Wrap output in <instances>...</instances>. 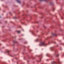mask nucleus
<instances>
[{
	"instance_id": "16",
	"label": "nucleus",
	"mask_w": 64,
	"mask_h": 64,
	"mask_svg": "<svg viewBox=\"0 0 64 64\" xmlns=\"http://www.w3.org/2000/svg\"><path fill=\"white\" fill-rule=\"evenodd\" d=\"M39 8H40V9H43V8L42 7V6H40L38 7Z\"/></svg>"
},
{
	"instance_id": "62",
	"label": "nucleus",
	"mask_w": 64,
	"mask_h": 64,
	"mask_svg": "<svg viewBox=\"0 0 64 64\" xmlns=\"http://www.w3.org/2000/svg\"><path fill=\"white\" fill-rule=\"evenodd\" d=\"M27 62H28L29 61H28V60Z\"/></svg>"
},
{
	"instance_id": "51",
	"label": "nucleus",
	"mask_w": 64,
	"mask_h": 64,
	"mask_svg": "<svg viewBox=\"0 0 64 64\" xmlns=\"http://www.w3.org/2000/svg\"><path fill=\"white\" fill-rule=\"evenodd\" d=\"M28 12V10H26V12Z\"/></svg>"
},
{
	"instance_id": "35",
	"label": "nucleus",
	"mask_w": 64,
	"mask_h": 64,
	"mask_svg": "<svg viewBox=\"0 0 64 64\" xmlns=\"http://www.w3.org/2000/svg\"><path fill=\"white\" fill-rule=\"evenodd\" d=\"M50 28H53V26H52L51 27H50Z\"/></svg>"
},
{
	"instance_id": "15",
	"label": "nucleus",
	"mask_w": 64,
	"mask_h": 64,
	"mask_svg": "<svg viewBox=\"0 0 64 64\" xmlns=\"http://www.w3.org/2000/svg\"><path fill=\"white\" fill-rule=\"evenodd\" d=\"M52 40L51 41H49L48 42V44H50V43H53V42H52Z\"/></svg>"
},
{
	"instance_id": "44",
	"label": "nucleus",
	"mask_w": 64,
	"mask_h": 64,
	"mask_svg": "<svg viewBox=\"0 0 64 64\" xmlns=\"http://www.w3.org/2000/svg\"><path fill=\"white\" fill-rule=\"evenodd\" d=\"M24 60H25V56H24Z\"/></svg>"
},
{
	"instance_id": "13",
	"label": "nucleus",
	"mask_w": 64,
	"mask_h": 64,
	"mask_svg": "<svg viewBox=\"0 0 64 64\" xmlns=\"http://www.w3.org/2000/svg\"><path fill=\"white\" fill-rule=\"evenodd\" d=\"M46 56H48V57H50L51 59H52V56H51L50 55H49L48 54H47L46 55Z\"/></svg>"
},
{
	"instance_id": "47",
	"label": "nucleus",
	"mask_w": 64,
	"mask_h": 64,
	"mask_svg": "<svg viewBox=\"0 0 64 64\" xmlns=\"http://www.w3.org/2000/svg\"><path fill=\"white\" fill-rule=\"evenodd\" d=\"M18 14H20V12H19V13H18Z\"/></svg>"
},
{
	"instance_id": "18",
	"label": "nucleus",
	"mask_w": 64,
	"mask_h": 64,
	"mask_svg": "<svg viewBox=\"0 0 64 64\" xmlns=\"http://www.w3.org/2000/svg\"><path fill=\"white\" fill-rule=\"evenodd\" d=\"M16 1H17V2H18V3H19V4H20L21 3V2H20L19 0H16Z\"/></svg>"
},
{
	"instance_id": "52",
	"label": "nucleus",
	"mask_w": 64,
	"mask_h": 64,
	"mask_svg": "<svg viewBox=\"0 0 64 64\" xmlns=\"http://www.w3.org/2000/svg\"><path fill=\"white\" fill-rule=\"evenodd\" d=\"M54 43L55 44H56V42H54Z\"/></svg>"
},
{
	"instance_id": "39",
	"label": "nucleus",
	"mask_w": 64,
	"mask_h": 64,
	"mask_svg": "<svg viewBox=\"0 0 64 64\" xmlns=\"http://www.w3.org/2000/svg\"><path fill=\"white\" fill-rule=\"evenodd\" d=\"M62 44L63 45H64V44H60V45H62Z\"/></svg>"
},
{
	"instance_id": "42",
	"label": "nucleus",
	"mask_w": 64,
	"mask_h": 64,
	"mask_svg": "<svg viewBox=\"0 0 64 64\" xmlns=\"http://www.w3.org/2000/svg\"><path fill=\"white\" fill-rule=\"evenodd\" d=\"M14 38H15V39H16V36H15V37H14Z\"/></svg>"
},
{
	"instance_id": "56",
	"label": "nucleus",
	"mask_w": 64,
	"mask_h": 64,
	"mask_svg": "<svg viewBox=\"0 0 64 64\" xmlns=\"http://www.w3.org/2000/svg\"><path fill=\"white\" fill-rule=\"evenodd\" d=\"M52 22H54V21Z\"/></svg>"
},
{
	"instance_id": "11",
	"label": "nucleus",
	"mask_w": 64,
	"mask_h": 64,
	"mask_svg": "<svg viewBox=\"0 0 64 64\" xmlns=\"http://www.w3.org/2000/svg\"><path fill=\"white\" fill-rule=\"evenodd\" d=\"M6 52H7V53H8V55H10V56H11V57H14V56H12L11 55L9 54V52H10V51H9V50H7L6 51Z\"/></svg>"
},
{
	"instance_id": "9",
	"label": "nucleus",
	"mask_w": 64,
	"mask_h": 64,
	"mask_svg": "<svg viewBox=\"0 0 64 64\" xmlns=\"http://www.w3.org/2000/svg\"><path fill=\"white\" fill-rule=\"evenodd\" d=\"M30 57H32V59H33V60H34V59H35V58H33V56H28V59H31V58H30Z\"/></svg>"
},
{
	"instance_id": "19",
	"label": "nucleus",
	"mask_w": 64,
	"mask_h": 64,
	"mask_svg": "<svg viewBox=\"0 0 64 64\" xmlns=\"http://www.w3.org/2000/svg\"><path fill=\"white\" fill-rule=\"evenodd\" d=\"M13 18V19H18V18H17L16 16H15V17H14Z\"/></svg>"
},
{
	"instance_id": "4",
	"label": "nucleus",
	"mask_w": 64,
	"mask_h": 64,
	"mask_svg": "<svg viewBox=\"0 0 64 64\" xmlns=\"http://www.w3.org/2000/svg\"><path fill=\"white\" fill-rule=\"evenodd\" d=\"M54 51L55 52V53L53 54L54 55L55 57H58L59 56V55L58 54V52L57 50H54Z\"/></svg>"
},
{
	"instance_id": "23",
	"label": "nucleus",
	"mask_w": 64,
	"mask_h": 64,
	"mask_svg": "<svg viewBox=\"0 0 64 64\" xmlns=\"http://www.w3.org/2000/svg\"><path fill=\"white\" fill-rule=\"evenodd\" d=\"M16 32H17L18 33H21V32H20V31H19V30H18V31H16Z\"/></svg>"
},
{
	"instance_id": "14",
	"label": "nucleus",
	"mask_w": 64,
	"mask_h": 64,
	"mask_svg": "<svg viewBox=\"0 0 64 64\" xmlns=\"http://www.w3.org/2000/svg\"><path fill=\"white\" fill-rule=\"evenodd\" d=\"M55 46L50 48L51 51H54V48H55Z\"/></svg>"
},
{
	"instance_id": "45",
	"label": "nucleus",
	"mask_w": 64,
	"mask_h": 64,
	"mask_svg": "<svg viewBox=\"0 0 64 64\" xmlns=\"http://www.w3.org/2000/svg\"><path fill=\"white\" fill-rule=\"evenodd\" d=\"M24 23H25V22H22V24H24Z\"/></svg>"
},
{
	"instance_id": "54",
	"label": "nucleus",
	"mask_w": 64,
	"mask_h": 64,
	"mask_svg": "<svg viewBox=\"0 0 64 64\" xmlns=\"http://www.w3.org/2000/svg\"><path fill=\"white\" fill-rule=\"evenodd\" d=\"M25 50H25V49H24V51H25Z\"/></svg>"
},
{
	"instance_id": "60",
	"label": "nucleus",
	"mask_w": 64,
	"mask_h": 64,
	"mask_svg": "<svg viewBox=\"0 0 64 64\" xmlns=\"http://www.w3.org/2000/svg\"><path fill=\"white\" fill-rule=\"evenodd\" d=\"M22 30L23 31H24V30H23L22 29Z\"/></svg>"
},
{
	"instance_id": "53",
	"label": "nucleus",
	"mask_w": 64,
	"mask_h": 64,
	"mask_svg": "<svg viewBox=\"0 0 64 64\" xmlns=\"http://www.w3.org/2000/svg\"><path fill=\"white\" fill-rule=\"evenodd\" d=\"M4 64H6V63H5L4 62Z\"/></svg>"
},
{
	"instance_id": "12",
	"label": "nucleus",
	"mask_w": 64,
	"mask_h": 64,
	"mask_svg": "<svg viewBox=\"0 0 64 64\" xmlns=\"http://www.w3.org/2000/svg\"><path fill=\"white\" fill-rule=\"evenodd\" d=\"M40 15H42L41 16V19H42L43 17V15H44V14H43V13L42 12L40 13Z\"/></svg>"
},
{
	"instance_id": "32",
	"label": "nucleus",
	"mask_w": 64,
	"mask_h": 64,
	"mask_svg": "<svg viewBox=\"0 0 64 64\" xmlns=\"http://www.w3.org/2000/svg\"><path fill=\"white\" fill-rule=\"evenodd\" d=\"M48 60H49V59H48V60L47 59V60H46V61H48Z\"/></svg>"
},
{
	"instance_id": "30",
	"label": "nucleus",
	"mask_w": 64,
	"mask_h": 64,
	"mask_svg": "<svg viewBox=\"0 0 64 64\" xmlns=\"http://www.w3.org/2000/svg\"><path fill=\"white\" fill-rule=\"evenodd\" d=\"M34 16L35 17H36V16H37L35 14H34Z\"/></svg>"
},
{
	"instance_id": "2",
	"label": "nucleus",
	"mask_w": 64,
	"mask_h": 64,
	"mask_svg": "<svg viewBox=\"0 0 64 64\" xmlns=\"http://www.w3.org/2000/svg\"><path fill=\"white\" fill-rule=\"evenodd\" d=\"M52 34V35L50 37H48L46 39V40H48V39H49V38H53L54 36H57L58 35L56 33Z\"/></svg>"
},
{
	"instance_id": "64",
	"label": "nucleus",
	"mask_w": 64,
	"mask_h": 64,
	"mask_svg": "<svg viewBox=\"0 0 64 64\" xmlns=\"http://www.w3.org/2000/svg\"><path fill=\"white\" fill-rule=\"evenodd\" d=\"M22 36H23V35L22 34Z\"/></svg>"
},
{
	"instance_id": "36",
	"label": "nucleus",
	"mask_w": 64,
	"mask_h": 64,
	"mask_svg": "<svg viewBox=\"0 0 64 64\" xmlns=\"http://www.w3.org/2000/svg\"><path fill=\"white\" fill-rule=\"evenodd\" d=\"M15 59H18V58H15Z\"/></svg>"
},
{
	"instance_id": "63",
	"label": "nucleus",
	"mask_w": 64,
	"mask_h": 64,
	"mask_svg": "<svg viewBox=\"0 0 64 64\" xmlns=\"http://www.w3.org/2000/svg\"><path fill=\"white\" fill-rule=\"evenodd\" d=\"M31 8H33V7H32H32H31Z\"/></svg>"
},
{
	"instance_id": "31",
	"label": "nucleus",
	"mask_w": 64,
	"mask_h": 64,
	"mask_svg": "<svg viewBox=\"0 0 64 64\" xmlns=\"http://www.w3.org/2000/svg\"><path fill=\"white\" fill-rule=\"evenodd\" d=\"M48 33H49V32H48H48H47L46 33V35H47V34H48Z\"/></svg>"
},
{
	"instance_id": "24",
	"label": "nucleus",
	"mask_w": 64,
	"mask_h": 64,
	"mask_svg": "<svg viewBox=\"0 0 64 64\" xmlns=\"http://www.w3.org/2000/svg\"><path fill=\"white\" fill-rule=\"evenodd\" d=\"M26 7H27V8H28V6H29V5L28 4H26Z\"/></svg>"
},
{
	"instance_id": "3",
	"label": "nucleus",
	"mask_w": 64,
	"mask_h": 64,
	"mask_svg": "<svg viewBox=\"0 0 64 64\" xmlns=\"http://www.w3.org/2000/svg\"><path fill=\"white\" fill-rule=\"evenodd\" d=\"M40 1H45V2H47V1H49V4L50 5H51L52 6H53L54 5V3L53 2H50L49 1V0H40Z\"/></svg>"
},
{
	"instance_id": "27",
	"label": "nucleus",
	"mask_w": 64,
	"mask_h": 64,
	"mask_svg": "<svg viewBox=\"0 0 64 64\" xmlns=\"http://www.w3.org/2000/svg\"><path fill=\"white\" fill-rule=\"evenodd\" d=\"M60 17L62 19H63V17L62 16H60Z\"/></svg>"
},
{
	"instance_id": "8",
	"label": "nucleus",
	"mask_w": 64,
	"mask_h": 64,
	"mask_svg": "<svg viewBox=\"0 0 64 64\" xmlns=\"http://www.w3.org/2000/svg\"><path fill=\"white\" fill-rule=\"evenodd\" d=\"M12 41L14 43L12 45V46H14V44L15 43H17L18 44V43H17V41L15 40H12Z\"/></svg>"
},
{
	"instance_id": "61",
	"label": "nucleus",
	"mask_w": 64,
	"mask_h": 64,
	"mask_svg": "<svg viewBox=\"0 0 64 64\" xmlns=\"http://www.w3.org/2000/svg\"><path fill=\"white\" fill-rule=\"evenodd\" d=\"M50 15H52V14H50Z\"/></svg>"
},
{
	"instance_id": "50",
	"label": "nucleus",
	"mask_w": 64,
	"mask_h": 64,
	"mask_svg": "<svg viewBox=\"0 0 64 64\" xmlns=\"http://www.w3.org/2000/svg\"><path fill=\"white\" fill-rule=\"evenodd\" d=\"M8 14H9V13L7 14H6V15H8Z\"/></svg>"
},
{
	"instance_id": "57",
	"label": "nucleus",
	"mask_w": 64,
	"mask_h": 64,
	"mask_svg": "<svg viewBox=\"0 0 64 64\" xmlns=\"http://www.w3.org/2000/svg\"><path fill=\"white\" fill-rule=\"evenodd\" d=\"M58 45L57 46H56V47H58Z\"/></svg>"
},
{
	"instance_id": "1",
	"label": "nucleus",
	"mask_w": 64,
	"mask_h": 64,
	"mask_svg": "<svg viewBox=\"0 0 64 64\" xmlns=\"http://www.w3.org/2000/svg\"><path fill=\"white\" fill-rule=\"evenodd\" d=\"M42 40L41 39H39L38 38L35 41V42H40V43L39 46H46V45H48V44H46L44 42H42Z\"/></svg>"
},
{
	"instance_id": "58",
	"label": "nucleus",
	"mask_w": 64,
	"mask_h": 64,
	"mask_svg": "<svg viewBox=\"0 0 64 64\" xmlns=\"http://www.w3.org/2000/svg\"><path fill=\"white\" fill-rule=\"evenodd\" d=\"M39 27V26H38V27H37V28H38V27Z\"/></svg>"
},
{
	"instance_id": "17",
	"label": "nucleus",
	"mask_w": 64,
	"mask_h": 64,
	"mask_svg": "<svg viewBox=\"0 0 64 64\" xmlns=\"http://www.w3.org/2000/svg\"><path fill=\"white\" fill-rule=\"evenodd\" d=\"M31 32L32 33V34H33V35H35V34H34V32H35L34 31H32Z\"/></svg>"
},
{
	"instance_id": "29",
	"label": "nucleus",
	"mask_w": 64,
	"mask_h": 64,
	"mask_svg": "<svg viewBox=\"0 0 64 64\" xmlns=\"http://www.w3.org/2000/svg\"><path fill=\"white\" fill-rule=\"evenodd\" d=\"M57 25H58V26H60V24H59L57 23Z\"/></svg>"
},
{
	"instance_id": "6",
	"label": "nucleus",
	"mask_w": 64,
	"mask_h": 64,
	"mask_svg": "<svg viewBox=\"0 0 64 64\" xmlns=\"http://www.w3.org/2000/svg\"><path fill=\"white\" fill-rule=\"evenodd\" d=\"M51 63L52 64H61L60 63V61H59L58 60L57 62L53 61L52 62H51Z\"/></svg>"
},
{
	"instance_id": "46",
	"label": "nucleus",
	"mask_w": 64,
	"mask_h": 64,
	"mask_svg": "<svg viewBox=\"0 0 64 64\" xmlns=\"http://www.w3.org/2000/svg\"><path fill=\"white\" fill-rule=\"evenodd\" d=\"M2 44H1L0 43V46H1V45H2Z\"/></svg>"
},
{
	"instance_id": "28",
	"label": "nucleus",
	"mask_w": 64,
	"mask_h": 64,
	"mask_svg": "<svg viewBox=\"0 0 64 64\" xmlns=\"http://www.w3.org/2000/svg\"><path fill=\"white\" fill-rule=\"evenodd\" d=\"M60 31H63V30H62L61 29H60Z\"/></svg>"
},
{
	"instance_id": "22",
	"label": "nucleus",
	"mask_w": 64,
	"mask_h": 64,
	"mask_svg": "<svg viewBox=\"0 0 64 64\" xmlns=\"http://www.w3.org/2000/svg\"><path fill=\"white\" fill-rule=\"evenodd\" d=\"M46 11L47 12V13H48V12L49 11V10L48 9H46Z\"/></svg>"
},
{
	"instance_id": "34",
	"label": "nucleus",
	"mask_w": 64,
	"mask_h": 64,
	"mask_svg": "<svg viewBox=\"0 0 64 64\" xmlns=\"http://www.w3.org/2000/svg\"><path fill=\"white\" fill-rule=\"evenodd\" d=\"M4 41V42H5V40H2V41Z\"/></svg>"
},
{
	"instance_id": "49",
	"label": "nucleus",
	"mask_w": 64,
	"mask_h": 64,
	"mask_svg": "<svg viewBox=\"0 0 64 64\" xmlns=\"http://www.w3.org/2000/svg\"><path fill=\"white\" fill-rule=\"evenodd\" d=\"M42 32V35H43V32Z\"/></svg>"
},
{
	"instance_id": "38",
	"label": "nucleus",
	"mask_w": 64,
	"mask_h": 64,
	"mask_svg": "<svg viewBox=\"0 0 64 64\" xmlns=\"http://www.w3.org/2000/svg\"><path fill=\"white\" fill-rule=\"evenodd\" d=\"M28 50H30V52H31V51H32V50H29V49H28Z\"/></svg>"
},
{
	"instance_id": "5",
	"label": "nucleus",
	"mask_w": 64,
	"mask_h": 64,
	"mask_svg": "<svg viewBox=\"0 0 64 64\" xmlns=\"http://www.w3.org/2000/svg\"><path fill=\"white\" fill-rule=\"evenodd\" d=\"M36 56L37 57H39V60L38 61L36 60V62H41V58H42V55L41 54L40 56H37L36 55Z\"/></svg>"
},
{
	"instance_id": "48",
	"label": "nucleus",
	"mask_w": 64,
	"mask_h": 64,
	"mask_svg": "<svg viewBox=\"0 0 64 64\" xmlns=\"http://www.w3.org/2000/svg\"><path fill=\"white\" fill-rule=\"evenodd\" d=\"M30 19H31L32 17L30 16Z\"/></svg>"
},
{
	"instance_id": "10",
	"label": "nucleus",
	"mask_w": 64,
	"mask_h": 64,
	"mask_svg": "<svg viewBox=\"0 0 64 64\" xmlns=\"http://www.w3.org/2000/svg\"><path fill=\"white\" fill-rule=\"evenodd\" d=\"M22 16H26V17H27V16H30V15L29 14H22Z\"/></svg>"
},
{
	"instance_id": "25",
	"label": "nucleus",
	"mask_w": 64,
	"mask_h": 64,
	"mask_svg": "<svg viewBox=\"0 0 64 64\" xmlns=\"http://www.w3.org/2000/svg\"><path fill=\"white\" fill-rule=\"evenodd\" d=\"M38 37H39V38H41V37H42V36L40 35V36H38Z\"/></svg>"
},
{
	"instance_id": "21",
	"label": "nucleus",
	"mask_w": 64,
	"mask_h": 64,
	"mask_svg": "<svg viewBox=\"0 0 64 64\" xmlns=\"http://www.w3.org/2000/svg\"><path fill=\"white\" fill-rule=\"evenodd\" d=\"M55 10V9H54V8H53V7H52V11L53 12L54 11V10Z\"/></svg>"
},
{
	"instance_id": "43",
	"label": "nucleus",
	"mask_w": 64,
	"mask_h": 64,
	"mask_svg": "<svg viewBox=\"0 0 64 64\" xmlns=\"http://www.w3.org/2000/svg\"><path fill=\"white\" fill-rule=\"evenodd\" d=\"M60 50H62V49H61V47H60Z\"/></svg>"
},
{
	"instance_id": "40",
	"label": "nucleus",
	"mask_w": 64,
	"mask_h": 64,
	"mask_svg": "<svg viewBox=\"0 0 64 64\" xmlns=\"http://www.w3.org/2000/svg\"><path fill=\"white\" fill-rule=\"evenodd\" d=\"M5 22L6 23L7 22V21H6V22Z\"/></svg>"
},
{
	"instance_id": "55",
	"label": "nucleus",
	"mask_w": 64,
	"mask_h": 64,
	"mask_svg": "<svg viewBox=\"0 0 64 64\" xmlns=\"http://www.w3.org/2000/svg\"><path fill=\"white\" fill-rule=\"evenodd\" d=\"M0 24H1V22H0Z\"/></svg>"
},
{
	"instance_id": "26",
	"label": "nucleus",
	"mask_w": 64,
	"mask_h": 64,
	"mask_svg": "<svg viewBox=\"0 0 64 64\" xmlns=\"http://www.w3.org/2000/svg\"><path fill=\"white\" fill-rule=\"evenodd\" d=\"M44 27V28L46 29V27H47L46 26H45L44 25L43 26Z\"/></svg>"
},
{
	"instance_id": "7",
	"label": "nucleus",
	"mask_w": 64,
	"mask_h": 64,
	"mask_svg": "<svg viewBox=\"0 0 64 64\" xmlns=\"http://www.w3.org/2000/svg\"><path fill=\"white\" fill-rule=\"evenodd\" d=\"M52 19V18H50L49 17H48V18H46V20H46V19H45V20L44 21L45 22H49V21H50V20H51V19Z\"/></svg>"
},
{
	"instance_id": "20",
	"label": "nucleus",
	"mask_w": 64,
	"mask_h": 64,
	"mask_svg": "<svg viewBox=\"0 0 64 64\" xmlns=\"http://www.w3.org/2000/svg\"><path fill=\"white\" fill-rule=\"evenodd\" d=\"M33 23H39V22H36V21L35 22H32Z\"/></svg>"
},
{
	"instance_id": "59",
	"label": "nucleus",
	"mask_w": 64,
	"mask_h": 64,
	"mask_svg": "<svg viewBox=\"0 0 64 64\" xmlns=\"http://www.w3.org/2000/svg\"><path fill=\"white\" fill-rule=\"evenodd\" d=\"M13 49H15V48H13Z\"/></svg>"
},
{
	"instance_id": "41",
	"label": "nucleus",
	"mask_w": 64,
	"mask_h": 64,
	"mask_svg": "<svg viewBox=\"0 0 64 64\" xmlns=\"http://www.w3.org/2000/svg\"><path fill=\"white\" fill-rule=\"evenodd\" d=\"M9 14H10V15H12V14H11V13H10V12H9Z\"/></svg>"
},
{
	"instance_id": "37",
	"label": "nucleus",
	"mask_w": 64,
	"mask_h": 64,
	"mask_svg": "<svg viewBox=\"0 0 64 64\" xmlns=\"http://www.w3.org/2000/svg\"><path fill=\"white\" fill-rule=\"evenodd\" d=\"M22 18H23V20H24V18H25L22 17Z\"/></svg>"
},
{
	"instance_id": "33",
	"label": "nucleus",
	"mask_w": 64,
	"mask_h": 64,
	"mask_svg": "<svg viewBox=\"0 0 64 64\" xmlns=\"http://www.w3.org/2000/svg\"><path fill=\"white\" fill-rule=\"evenodd\" d=\"M24 44H27V42H26L24 43Z\"/></svg>"
}]
</instances>
